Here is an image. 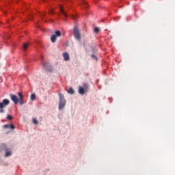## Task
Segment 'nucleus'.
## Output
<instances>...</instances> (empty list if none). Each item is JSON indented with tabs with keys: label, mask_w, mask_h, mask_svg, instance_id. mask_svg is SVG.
<instances>
[{
	"label": "nucleus",
	"mask_w": 175,
	"mask_h": 175,
	"mask_svg": "<svg viewBox=\"0 0 175 175\" xmlns=\"http://www.w3.org/2000/svg\"><path fill=\"white\" fill-rule=\"evenodd\" d=\"M19 98L16 94H10L11 100L14 103V104H21V105H23L25 104V99H24V96L21 92H19L18 93Z\"/></svg>",
	"instance_id": "f257e3e1"
},
{
	"label": "nucleus",
	"mask_w": 175,
	"mask_h": 175,
	"mask_svg": "<svg viewBox=\"0 0 175 175\" xmlns=\"http://www.w3.org/2000/svg\"><path fill=\"white\" fill-rule=\"evenodd\" d=\"M66 98H65V96L63 93H59V105L58 109H64L66 105Z\"/></svg>",
	"instance_id": "f03ea898"
},
{
	"label": "nucleus",
	"mask_w": 175,
	"mask_h": 175,
	"mask_svg": "<svg viewBox=\"0 0 175 175\" xmlns=\"http://www.w3.org/2000/svg\"><path fill=\"white\" fill-rule=\"evenodd\" d=\"M2 151L5 152L4 156L5 158H8L9 157H11L12 155V151L11 148H9V147H8L6 144H1V146H0V152H1Z\"/></svg>",
	"instance_id": "7ed1b4c3"
},
{
	"label": "nucleus",
	"mask_w": 175,
	"mask_h": 175,
	"mask_svg": "<svg viewBox=\"0 0 175 175\" xmlns=\"http://www.w3.org/2000/svg\"><path fill=\"white\" fill-rule=\"evenodd\" d=\"M41 63L42 64L43 68H45V70H46L47 71H52L53 67L51 64H50V63H47L43 59H42Z\"/></svg>",
	"instance_id": "20e7f679"
},
{
	"label": "nucleus",
	"mask_w": 175,
	"mask_h": 175,
	"mask_svg": "<svg viewBox=\"0 0 175 175\" xmlns=\"http://www.w3.org/2000/svg\"><path fill=\"white\" fill-rule=\"evenodd\" d=\"M88 83H84L83 88V86L79 87V93L80 94H85V92H88Z\"/></svg>",
	"instance_id": "39448f33"
},
{
	"label": "nucleus",
	"mask_w": 175,
	"mask_h": 175,
	"mask_svg": "<svg viewBox=\"0 0 175 175\" xmlns=\"http://www.w3.org/2000/svg\"><path fill=\"white\" fill-rule=\"evenodd\" d=\"M62 36V33L60 31V30H56V31H55V34H53L51 36V41L52 42H55L56 40H57V37H61Z\"/></svg>",
	"instance_id": "423d86ee"
},
{
	"label": "nucleus",
	"mask_w": 175,
	"mask_h": 175,
	"mask_svg": "<svg viewBox=\"0 0 175 175\" xmlns=\"http://www.w3.org/2000/svg\"><path fill=\"white\" fill-rule=\"evenodd\" d=\"M74 36L75 38H77V40H81L80 31L77 26H75L74 27Z\"/></svg>",
	"instance_id": "0eeeda50"
},
{
	"label": "nucleus",
	"mask_w": 175,
	"mask_h": 175,
	"mask_svg": "<svg viewBox=\"0 0 175 175\" xmlns=\"http://www.w3.org/2000/svg\"><path fill=\"white\" fill-rule=\"evenodd\" d=\"M1 107H3V109L5 108L8 104H10V101L8 98H3V100L1 101Z\"/></svg>",
	"instance_id": "6e6552de"
},
{
	"label": "nucleus",
	"mask_w": 175,
	"mask_h": 175,
	"mask_svg": "<svg viewBox=\"0 0 175 175\" xmlns=\"http://www.w3.org/2000/svg\"><path fill=\"white\" fill-rule=\"evenodd\" d=\"M63 57H64L65 61L70 60V55H69L68 52H64L63 53Z\"/></svg>",
	"instance_id": "1a4fd4ad"
},
{
	"label": "nucleus",
	"mask_w": 175,
	"mask_h": 175,
	"mask_svg": "<svg viewBox=\"0 0 175 175\" xmlns=\"http://www.w3.org/2000/svg\"><path fill=\"white\" fill-rule=\"evenodd\" d=\"M29 45V44L28 42H24L23 44V50L24 51H27Z\"/></svg>",
	"instance_id": "9d476101"
},
{
	"label": "nucleus",
	"mask_w": 175,
	"mask_h": 175,
	"mask_svg": "<svg viewBox=\"0 0 175 175\" xmlns=\"http://www.w3.org/2000/svg\"><path fill=\"white\" fill-rule=\"evenodd\" d=\"M68 93L70 94H74L75 93V91L74 90L73 88H72V86L69 88Z\"/></svg>",
	"instance_id": "9b49d317"
},
{
	"label": "nucleus",
	"mask_w": 175,
	"mask_h": 175,
	"mask_svg": "<svg viewBox=\"0 0 175 175\" xmlns=\"http://www.w3.org/2000/svg\"><path fill=\"white\" fill-rule=\"evenodd\" d=\"M60 11H61L62 14H63L65 16H67V14H66V12H65L64 10V7H62V5H60Z\"/></svg>",
	"instance_id": "f8f14e48"
},
{
	"label": "nucleus",
	"mask_w": 175,
	"mask_h": 175,
	"mask_svg": "<svg viewBox=\"0 0 175 175\" xmlns=\"http://www.w3.org/2000/svg\"><path fill=\"white\" fill-rule=\"evenodd\" d=\"M36 96L35 93H32V94H31V100H36Z\"/></svg>",
	"instance_id": "ddd939ff"
},
{
	"label": "nucleus",
	"mask_w": 175,
	"mask_h": 175,
	"mask_svg": "<svg viewBox=\"0 0 175 175\" xmlns=\"http://www.w3.org/2000/svg\"><path fill=\"white\" fill-rule=\"evenodd\" d=\"M2 101L0 103V112L3 113L5 112V109H3V107H1Z\"/></svg>",
	"instance_id": "4468645a"
},
{
	"label": "nucleus",
	"mask_w": 175,
	"mask_h": 175,
	"mask_svg": "<svg viewBox=\"0 0 175 175\" xmlns=\"http://www.w3.org/2000/svg\"><path fill=\"white\" fill-rule=\"evenodd\" d=\"M33 123L35 124V125H37V124H38V119H36V118H34L33 119Z\"/></svg>",
	"instance_id": "2eb2a0df"
},
{
	"label": "nucleus",
	"mask_w": 175,
	"mask_h": 175,
	"mask_svg": "<svg viewBox=\"0 0 175 175\" xmlns=\"http://www.w3.org/2000/svg\"><path fill=\"white\" fill-rule=\"evenodd\" d=\"M7 118L8 120H10V121H12V120H13V116H12V115H8Z\"/></svg>",
	"instance_id": "dca6fc26"
},
{
	"label": "nucleus",
	"mask_w": 175,
	"mask_h": 175,
	"mask_svg": "<svg viewBox=\"0 0 175 175\" xmlns=\"http://www.w3.org/2000/svg\"><path fill=\"white\" fill-rule=\"evenodd\" d=\"M94 31H95L96 33H99V31H100L99 27H94Z\"/></svg>",
	"instance_id": "f3484780"
},
{
	"label": "nucleus",
	"mask_w": 175,
	"mask_h": 175,
	"mask_svg": "<svg viewBox=\"0 0 175 175\" xmlns=\"http://www.w3.org/2000/svg\"><path fill=\"white\" fill-rule=\"evenodd\" d=\"M92 57L93 59H95V60H97V56H96V55L92 54Z\"/></svg>",
	"instance_id": "a211bd4d"
},
{
	"label": "nucleus",
	"mask_w": 175,
	"mask_h": 175,
	"mask_svg": "<svg viewBox=\"0 0 175 175\" xmlns=\"http://www.w3.org/2000/svg\"><path fill=\"white\" fill-rule=\"evenodd\" d=\"M10 128L11 129H15V126H14V124H10Z\"/></svg>",
	"instance_id": "6ab92c4d"
},
{
	"label": "nucleus",
	"mask_w": 175,
	"mask_h": 175,
	"mask_svg": "<svg viewBox=\"0 0 175 175\" xmlns=\"http://www.w3.org/2000/svg\"><path fill=\"white\" fill-rule=\"evenodd\" d=\"M3 128H10V124H4Z\"/></svg>",
	"instance_id": "aec40b11"
},
{
	"label": "nucleus",
	"mask_w": 175,
	"mask_h": 175,
	"mask_svg": "<svg viewBox=\"0 0 175 175\" xmlns=\"http://www.w3.org/2000/svg\"><path fill=\"white\" fill-rule=\"evenodd\" d=\"M49 12H50V14H54L53 10H50Z\"/></svg>",
	"instance_id": "412c9836"
},
{
	"label": "nucleus",
	"mask_w": 175,
	"mask_h": 175,
	"mask_svg": "<svg viewBox=\"0 0 175 175\" xmlns=\"http://www.w3.org/2000/svg\"><path fill=\"white\" fill-rule=\"evenodd\" d=\"M6 37L8 38V37H10V36H9L8 34H5V36H4V38H6Z\"/></svg>",
	"instance_id": "4be33fe9"
},
{
	"label": "nucleus",
	"mask_w": 175,
	"mask_h": 175,
	"mask_svg": "<svg viewBox=\"0 0 175 175\" xmlns=\"http://www.w3.org/2000/svg\"><path fill=\"white\" fill-rule=\"evenodd\" d=\"M45 15H46V13L44 12V13L42 14V16H44Z\"/></svg>",
	"instance_id": "5701e85b"
}]
</instances>
